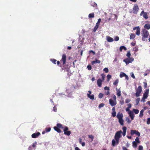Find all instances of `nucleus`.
Segmentation results:
<instances>
[{
  "mask_svg": "<svg viewBox=\"0 0 150 150\" xmlns=\"http://www.w3.org/2000/svg\"><path fill=\"white\" fill-rule=\"evenodd\" d=\"M60 128L64 129L63 131L64 132V134L66 135L67 136L70 135L71 133V132L70 131H68L69 129L68 127L67 126H65L63 127L62 125L60 123H57V126L54 127V130L56 131L58 133H61V130L60 129Z\"/></svg>",
  "mask_w": 150,
  "mask_h": 150,
  "instance_id": "1",
  "label": "nucleus"
},
{
  "mask_svg": "<svg viewBox=\"0 0 150 150\" xmlns=\"http://www.w3.org/2000/svg\"><path fill=\"white\" fill-rule=\"evenodd\" d=\"M122 133V131L121 130H120L119 131L117 132L115 136V139L116 141L117 144H118L119 143V140L121 136V133Z\"/></svg>",
  "mask_w": 150,
  "mask_h": 150,
  "instance_id": "2",
  "label": "nucleus"
},
{
  "mask_svg": "<svg viewBox=\"0 0 150 150\" xmlns=\"http://www.w3.org/2000/svg\"><path fill=\"white\" fill-rule=\"evenodd\" d=\"M142 40L144 41L145 40V38H147L149 35V33L148 31L146 30L145 29H143L142 30Z\"/></svg>",
  "mask_w": 150,
  "mask_h": 150,
  "instance_id": "3",
  "label": "nucleus"
},
{
  "mask_svg": "<svg viewBox=\"0 0 150 150\" xmlns=\"http://www.w3.org/2000/svg\"><path fill=\"white\" fill-rule=\"evenodd\" d=\"M136 96L138 97L140 96V94L142 91V88L141 86H138L137 88L136 89Z\"/></svg>",
  "mask_w": 150,
  "mask_h": 150,
  "instance_id": "4",
  "label": "nucleus"
},
{
  "mask_svg": "<svg viewBox=\"0 0 150 150\" xmlns=\"http://www.w3.org/2000/svg\"><path fill=\"white\" fill-rule=\"evenodd\" d=\"M134 60V58L132 57L127 58L124 59L123 62L127 64L129 63H131Z\"/></svg>",
  "mask_w": 150,
  "mask_h": 150,
  "instance_id": "5",
  "label": "nucleus"
},
{
  "mask_svg": "<svg viewBox=\"0 0 150 150\" xmlns=\"http://www.w3.org/2000/svg\"><path fill=\"white\" fill-rule=\"evenodd\" d=\"M139 10V7L137 4L134 5L133 8V12L134 14H137Z\"/></svg>",
  "mask_w": 150,
  "mask_h": 150,
  "instance_id": "6",
  "label": "nucleus"
},
{
  "mask_svg": "<svg viewBox=\"0 0 150 150\" xmlns=\"http://www.w3.org/2000/svg\"><path fill=\"white\" fill-rule=\"evenodd\" d=\"M67 57L65 54H62V58L60 60V62H62L63 64L64 65L66 63V61Z\"/></svg>",
  "mask_w": 150,
  "mask_h": 150,
  "instance_id": "7",
  "label": "nucleus"
},
{
  "mask_svg": "<svg viewBox=\"0 0 150 150\" xmlns=\"http://www.w3.org/2000/svg\"><path fill=\"white\" fill-rule=\"evenodd\" d=\"M130 133L131 135H133L134 134H135L138 137H139L140 135V133L136 130H131Z\"/></svg>",
  "mask_w": 150,
  "mask_h": 150,
  "instance_id": "8",
  "label": "nucleus"
},
{
  "mask_svg": "<svg viewBox=\"0 0 150 150\" xmlns=\"http://www.w3.org/2000/svg\"><path fill=\"white\" fill-rule=\"evenodd\" d=\"M109 102L110 104L112 106H115L117 104L116 100H113L111 99H109Z\"/></svg>",
  "mask_w": 150,
  "mask_h": 150,
  "instance_id": "9",
  "label": "nucleus"
},
{
  "mask_svg": "<svg viewBox=\"0 0 150 150\" xmlns=\"http://www.w3.org/2000/svg\"><path fill=\"white\" fill-rule=\"evenodd\" d=\"M133 30H136V34L137 35H139L140 34V28L139 26H137L133 28Z\"/></svg>",
  "mask_w": 150,
  "mask_h": 150,
  "instance_id": "10",
  "label": "nucleus"
},
{
  "mask_svg": "<svg viewBox=\"0 0 150 150\" xmlns=\"http://www.w3.org/2000/svg\"><path fill=\"white\" fill-rule=\"evenodd\" d=\"M143 15V17L146 19H147L148 18V16L147 15V13L146 12H145L144 11H142L140 14L141 16H142Z\"/></svg>",
  "mask_w": 150,
  "mask_h": 150,
  "instance_id": "11",
  "label": "nucleus"
},
{
  "mask_svg": "<svg viewBox=\"0 0 150 150\" xmlns=\"http://www.w3.org/2000/svg\"><path fill=\"white\" fill-rule=\"evenodd\" d=\"M149 93V89H148L146 90L143 95V97L144 98H146V99L148 97V95Z\"/></svg>",
  "mask_w": 150,
  "mask_h": 150,
  "instance_id": "12",
  "label": "nucleus"
},
{
  "mask_svg": "<svg viewBox=\"0 0 150 150\" xmlns=\"http://www.w3.org/2000/svg\"><path fill=\"white\" fill-rule=\"evenodd\" d=\"M116 116L117 118L119 120L123 118V115L122 113H121L120 112H119L117 113Z\"/></svg>",
  "mask_w": 150,
  "mask_h": 150,
  "instance_id": "13",
  "label": "nucleus"
},
{
  "mask_svg": "<svg viewBox=\"0 0 150 150\" xmlns=\"http://www.w3.org/2000/svg\"><path fill=\"white\" fill-rule=\"evenodd\" d=\"M40 134V132H38L36 133H33L32 135V137L34 138H36L38 137Z\"/></svg>",
  "mask_w": 150,
  "mask_h": 150,
  "instance_id": "14",
  "label": "nucleus"
},
{
  "mask_svg": "<svg viewBox=\"0 0 150 150\" xmlns=\"http://www.w3.org/2000/svg\"><path fill=\"white\" fill-rule=\"evenodd\" d=\"M103 81L101 79H99L97 81V85L99 87H101L102 86V82Z\"/></svg>",
  "mask_w": 150,
  "mask_h": 150,
  "instance_id": "15",
  "label": "nucleus"
},
{
  "mask_svg": "<svg viewBox=\"0 0 150 150\" xmlns=\"http://www.w3.org/2000/svg\"><path fill=\"white\" fill-rule=\"evenodd\" d=\"M106 39L107 41L109 42H112L113 41V39L109 36H106Z\"/></svg>",
  "mask_w": 150,
  "mask_h": 150,
  "instance_id": "16",
  "label": "nucleus"
},
{
  "mask_svg": "<svg viewBox=\"0 0 150 150\" xmlns=\"http://www.w3.org/2000/svg\"><path fill=\"white\" fill-rule=\"evenodd\" d=\"M128 114L129 115L132 120H133L134 118V116L133 112L132 111H130L129 112H128Z\"/></svg>",
  "mask_w": 150,
  "mask_h": 150,
  "instance_id": "17",
  "label": "nucleus"
},
{
  "mask_svg": "<svg viewBox=\"0 0 150 150\" xmlns=\"http://www.w3.org/2000/svg\"><path fill=\"white\" fill-rule=\"evenodd\" d=\"M122 129L123 130V132H122V135L123 136H125L126 135V133L127 130V127H126L124 126L122 127Z\"/></svg>",
  "mask_w": 150,
  "mask_h": 150,
  "instance_id": "18",
  "label": "nucleus"
},
{
  "mask_svg": "<svg viewBox=\"0 0 150 150\" xmlns=\"http://www.w3.org/2000/svg\"><path fill=\"white\" fill-rule=\"evenodd\" d=\"M91 5L94 7H95L96 8L97 7V4L94 2L91 1L90 2Z\"/></svg>",
  "mask_w": 150,
  "mask_h": 150,
  "instance_id": "19",
  "label": "nucleus"
},
{
  "mask_svg": "<svg viewBox=\"0 0 150 150\" xmlns=\"http://www.w3.org/2000/svg\"><path fill=\"white\" fill-rule=\"evenodd\" d=\"M116 90H117V94L118 97H119L121 96V91L120 89H117V88H116Z\"/></svg>",
  "mask_w": 150,
  "mask_h": 150,
  "instance_id": "20",
  "label": "nucleus"
},
{
  "mask_svg": "<svg viewBox=\"0 0 150 150\" xmlns=\"http://www.w3.org/2000/svg\"><path fill=\"white\" fill-rule=\"evenodd\" d=\"M144 28L147 30L149 29H150V24H145L144 26Z\"/></svg>",
  "mask_w": 150,
  "mask_h": 150,
  "instance_id": "21",
  "label": "nucleus"
},
{
  "mask_svg": "<svg viewBox=\"0 0 150 150\" xmlns=\"http://www.w3.org/2000/svg\"><path fill=\"white\" fill-rule=\"evenodd\" d=\"M118 121L119 123L121 125H124V120L123 119H121L118 120Z\"/></svg>",
  "mask_w": 150,
  "mask_h": 150,
  "instance_id": "22",
  "label": "nucleus"
},
{
  "mask_svg": "<svg viewBox=\"0 0 150 150\" xmlns=\"http://www.w3.org/2000/svg\"><path fill=\"white\" fill-rule=\"evenodd\" d=\"M135 37V35L134 33H131L130 36V39H134Z\"/></svg>",
  "mask_w": 150,
  "mask_h": 150,
  "instance_id": "23",
  "label": "nucleus"
},
{
  "mask_svg": "<svg viewBox=\"0 0 150 150\" xmlns=\"http://www.w3.org/2000/svg\"><path fill=\"white\" fill-rule=\"evenodd\" d=\"M87 96L91 99L93 100L94 99V97L93 95H91L90 94H87Z\"/></svg>",
  "mask_w": 150,
  "mask_h": 150,
  "instance_id": "24",
  "label": "nucleus"
},
{
  "mask_svg": "<svg viewBox=\"0 0 150 150\" xmlns=\"http://www.w3.org/2000/svg\"><path fill=\"white\" fill-rule=\"evenodd\" d=\"M137 142L135 141L132 142V146L134 148H136L137 146Z\"/></svg>",
  "mask_w": 150,
  "mask_h": 150,
  "instance_id": "25",
  "label": "nucleus"
},
{
  "mask_svg": "<svg viewBox=\"0 0 150 150\" xmlns=\"http://www.w3.org/2000/svg\"><path fill=\"white\" fill-rule=\"evenodd\" d=\"M144 111V110L143 109H142L141 110L140 113V114L139 116V117H142V116L143 115V112Z\"/></svg>",
  "mask_w": 150,
  "mask_h": 150,
  "instance_id": "26",
  "label": "nucleus"
},
{
  "mask_svg": "<svg viewBox=\"0 0 150 150\" xmlns=\"http://www.w3.org/2000/svg\"><path fill=\"white\" fill-rule=\"evenodd\" d=\"M117 144L116 140H115L114 139H112V145L113 146H114L116 145Z\"/></svg>",
  "mask_w": 150,
  "mask_h": 150,
  "instance_id": "27",
  "label": "nucleus"
},
{
  "mask_svg": "<svg viewBox=\"0 0 150 150\" xmlns=\"http://www.w3.org/2000/svg\"><path fill=\"white\" fill-rule=\"evenodd\" d=\"M124 49L125 50H126L127 49L125 46H121L120 48V51H122V50Z\"/></svg>",
  "mask_w": 150,
  "mask_h": 150,
  "instance_id": "28",
  "label": "nucleus"
},
{
  "mask_svg": "<svg viewBox=\"0 0 150 150\" xmlns=\"http://www.w3.org/2000/svg\"><path fill=\"white\" fill-rule=\"evenodd\" d=\"M94 13H90L88 15V17L89 18H94Z\"/></svg>",
  "mask_w": 150,
  "mask_h": 150,
  "instance_id": "29",
  "label": "nucleus"
},
{
  "mask_svg": "<svg viewBox=\"0 0 150 150\" xmlns=\"http://www.w3.org/2000/svg\"><path fill=\"white\" fill-rule=\"evenodd\" d=\"M126 75V74L125 73L121 72L120 74V77L122 78L123 77L125 76Z\"/></svg>",
  "mask_w": 150,
  "mask_h": 150,
  "instance_id": "30",
  "label": "nucleus"
},
{
  "mask_svg": "<svg viewBox=\"0 0 150 150\" xmlns=\"http://www.w3.org/2000/svg\"><path fill=\"white\" fill-rule=\"evenodd\" d=\"M140 100V98H137L135 100V102L136 103V105L138 104Z\"/></svg>",
  "mask_w": 150,
  "mask_h": 150,
  "instance_id": "31",
  "label": "nucleus"
},
{
  "mask_svg": "<svg viewBox=\"0 0 150 150\" xmlns=\"http://www.w3.org/2000/svg\"><path fill=\"white\" fill-rule=\"evenodd\" d=\"M119 81L118 79H116L115 81L113 82V85H116V86H117V84L118 83Z\"/></svg>",
  "mask_w": 150,
  "mask_h": 150,
  "instance_id": "32",
  "label": "nucleus"
},
{
  "mask_svg": "<svg viewBox=\"0 0 150 150\" xmlns=\"http://www.w3.org/2000/svg\"><path fill=\"white\" fill-rule=\"evenodd\" d=\"M50 61L54 64H56V62L57 61L56 59H51Z\"/></svg>",
  "mask_w": 150,
  "mask_h": 150,
  "instance_id": "33",
  "label": "nucleus"
},
{
  "mask_svg": "<svg viewBox=\"0 0 150 150\" xmlns=\"http://www.w3.org/2000/svg\"><path fill=\"white\" fill-rule=\"evenodd\" d=\"M99 26V25H98L97 24L96 25L93 30L94 32H95L96 30L98 28Z\"/></svg>",
  "mask_w": 150,
  "mask_h": 150,
  "instance_id": "34",
  "label": "nucleus"
},
{
  "mask_svg": "<svg viewBox=\"0 0 150 150\" xmlns=\"http://www.w3.org/2000/svg\"><path fill=\"white\" fill-rule=\"evenodd\" d=\"M133 110L134 111V113L135 114H137L139 112V110L138 109H133Z\"/></svg>",
  "mask_w": 150,
  "mask_h": 150,
  "instance_id": "35",
  "label": "nucleus"
},
{
  "mask_svg": "<svg viewBox=\"0 0 150 150\" xmlns=\"http://www.w3.org/2000/svg\"><path fill=\"white\" fill-rule=\"evenodd\" d=\"M88 138H90L91 139V142L93 141L94 139V137L92 135H88Z\"/></svg>",
  "mask_w": 150,
  "mask_h": 150,
  "instance_id": "36",
  "label": "nucleus"
},
{
  "mask_svg": "<svg viewBox=\"0 0 150 150\" xmlns=\"http://www.w3.org/2000/svg\"><path fill=\"white\" fill-rule=\"evenodd\" d=\"M105 105V104L103 103H101L98 106V108H101L103 107Z\"/></svg>",
  "mask_w": 150,
  "mask_h": 150,
  "instance_id": "37",
  "label": "nucleus"
},
{
  "mask_svg": "<svg viewBox=\"0 0 150 150\" xmlns=\"http://www.w3.org/2000/svg\"><path fill=\"white\" fill-rule=\"evenodd\" d=\"M101 76L102 77V79H101L102 81H104L105 78V75H104V74H102L101 75Z\"/></svg>",
  "mask_w": 150,
  "mask_h": 150,
  "instance_id": "38",
  "label": "nucleus"
},
{
  "mask_svg": "<svg viewBox=\"0 0 150 150\" xmlns=\"http://www.w3.org/2000/svg\"><path fill=\"white\" fill-rule=\"evenodd\" d=\"M51 130V128L50 127L46 128L45 129V130L46 132H49Z\"/></svg>",
  "mask_w": 150,
  "mask_h": 150,
  "instance_id": "39",
  "label": "nucleus"
},
{
  "mask_svg": "<svg viewBox=\"0 0 150 150\" xmlns=\"http://www.w3.org/2000/svg\"><path fill=\"white\" fill-rule=\"evenodd\" d=\"M103 94L101 93H100L98 95V98H101L103 97Z\"/></svg>",
  "mask_w": 150,
  "mask_h": 150,
  "instance_id": "40",
  "label": "nucleus"
},
{
  "mask_svg": "<svg viewBox=\"0 0 150 150\" xmlns=\"http://www.w3.org/2000/svg\"><path fill=\"white\" fill-rule=\"evenodd\" d=\"M116 112L115 111L112 112V116L113 117H115L116 116Z\"/></svg>",
  "mask_w": 150,
  "mask_h": 150,
  "instance_id": "41",
  "label": "nucleus"
},
{
  "mask_svg": "<svg viewBox=\"0 0 150 150\" xmlns=\"http://www.w3.org/2000/svg\"><path fill=\"white\" fill-rule=\"evenodd\" d=\"M135 141L136 142H137V143H140V141L139 140V138L138 137H137L135 139Z\"/></svg>",
  "mask_w": 150,
  "mask_h": 150,
  "instance_id": "42",
  "label": "nucleus"
},
{
  "mask_svg": "<svg viewBox=\"0 0 150 150\" xmlns=\"http://www.w3.org/2000/svg\"><path fill=\"white\" fill-rule=\"evenodd\" d=\"M126 120L127 121V122L129 123H130L131 122V121L129 119L128 117H127L126 119Z\"/></svg>",
  "mask_w": 150,
  "mask_h": 150,
  "instance_id": "43",
  "label": "nucleus"
},
{
  "mask_svg": "<svg viewBox=\"0 0 150 150\" xmlns=\"http://www.w3.org/2000/svg\"><path fill=\"white\" fill-rule=\"evenodd\" d=\"M138 46H136L134 48V50L135 52H137L138 51Z\"/></svg>",
  "mask_w": 150,
  "mask_h": 150,
  "instance_id": "44",
  "label": "nucleus"
},
{
  "mask_svg": "<svg viewBox=\"0 0 150 150\" xmlns=\"http://www.w3.org/2000/svg\"><path fill=\"white\" fill-rule=\"evenodd\" d=\"M126 56L129 58H130V57L131 56V54L130 51L127 52L126 54Z\"/></svg>",
  "mask_w": 150,
  "mask_h": 150,
  "instance_id": "45",
  "label": "nucleus"
},
{
  "mask_svg": "<svg viewBox=\"0 0 150 150\" xmlns=\"http://www.w3.org/2000/svg\"><path fill=\"white\" fill-rule=\"evenodd\" d=\"M101 21V18H99L98 20V22L96 23V24L99 25H100V22Z\"/></svg>",
  "mask_w": 150,
  "mask_h": 150,
  "instance_id": "46",
  "label": "nucleus"
},
{
  "mask_svg": "<svg viewBox=\"0 0 150 150\" xmlns=\"http://www.w3.org/2000/svg\"><path fill=\"white\" fill-rule=\"evenodd\" d=\"M103 71L106 73H107L108 72V68H106L103 69Z\"/></svg>",
  "mask_w": 150,
  "mask_h": 150,
  "instance_id": "47",
  "label": "nucleus"
},
{
  "mask_svg": "<svg viewBox=\"0 0 150 150\" xmlns=\"http://www.w3.org/2000/svg\"><path fill=\"white\" fill-rule=\"evenodd\" d=\"M119 37H118L117 36H116L114 38V40L115 41H117L119 40Z\"/></svg>",
  "mask_w": 150,
  "mask_h": 150,
  "instance_id": "48",
  "label": "nucleus"
},
{
  "mask_svg": "<svg viewBox=\"0 0 150 150\" xmlns=\"http://www.w3.org/2000/svg\"><path fill=\"white\" fill-rule=\"evenodd\" d=\"M87 68H88V69L89 70H90L92 69V67L91 65H88L87 66Z\"/></svg>",
  "mask_w": 150,
  "mask_h": 150,
  "instance_id": "49",
  "label": "nucleus"
},
{
  "mask_svg": "<svg viewBox=\"0 0 150 150\" xmlns=\"http://www.w3.org/2000/svg\"><path fill=\"white\" fill-rule=\"evenodd\" d=\"M111 77V76L110 74H108L107 75V78L108 80H109Z\"/></svg>",
  "mask_w": 150,
  "mask_h": 150,
  "instance_id": "50",
  "label": "nucleus"
},
{
  "mask_svg": "<svg viewBox=\"0 0 150 150\" xmlns=\"http://www.w3.org/2000/svg\"><path fill=\"white\" fill-rule=\"evenodd\" d=\"M147 124L148 125L150 124V118H149L147 119Z\"/></svg>",
  "mask_w": 150,
  "mask_h": 150,
  "instance_id": "51",
  "label": "nucleus"
},
{
  "mask_svg": "<svg viewBox=\"0 0 150 150\" xmlns=\"http://www.w3.org/2000/svg\"><path fill=\"white\" fill-rule=\"evenodd\" d=\"M143 149V147L142 146L140 145L139 146L138 148V150H142Z\"/></svg>",
  "mask_w": 150,
  "mask_h": 150,
  "instance_id": "52",
  "label": "nucleus"
},
{
  "mask_svg": "<svg viewBox=\"0 0 150 150\" xmlns=\"http://www.w3.org/2000/svg\"><path fill=\"white\" fill-rule=\"evenodd\" d=\"M130 101V100L129 99H127L125 100V103H129Z\"/></svg>",
  "mask_w": 150,
  "mask_h": 150,
  "instance_id": "53",
  "label": "nucleus"
},
{
  "mask_svg": "<svg viewBox=\"0 0 150 150\" xmlns=\"http://www.w3.org/2000/svg\"><path fill=\"white\" fill-rule=\"evenodd\" d=\"M105 95H108L110 94V92L108 91H105Z\"/></svg>",
  "mask_w": 150,
  "mask_h": 150,
  "instance_id": "54",
  "label": "nucleus"
},
{
  "mask_svg": "<svg viewBox=\"0 0 150 150\" xmlns=\"http://www.w3.org/2000/svg\"><path fill=\"white\" fill-rule=\"evenodd\" d=\"M36 144L37 142H35L34 143H33L32 145V146L33 147H35L36 146Z\"/></svg>",
  "mask_w": 150,
  "mask_h": 150,
  "instance_id": "55",
  "label": "nucleus"
},
{
  "mask_svg": "<svg viewBox=\"0 0 150 150\" xmlns=\"http://www.w3.org/2000/svg\"><path fill=\"white\" fill-rule=\"evenodd\" d=\"M96 63H100V60L97 59H96Z\"/></svg>",
  "mask_w": 150,
  "mask_h": 150,
  "instance_id": "56",
  "label": "nucleus"
},
{
  "mask_svg": "<svg viewBox=\"0 0 150 150\" xmlns=\"http://www.w3.org/2000/svg\"><path fill=\"white\" fill-rule=\"evenodd\" d=\"M144 88H146L147 87V83L146 82H144Z\"/></svg>",
  "mask_w": 150,
  "mask_h": 150,
  "instance_id": "57",
  "label": "nucleus"
},
{
  "mask_svg": "<svg viewBox=\"0 0 150 150\" xmlns=\"http://www.w3.org/2000/svg\"><path fill=\"white\" fill-rule=\"evenodd\" d=\"M53 110L55 111V112H56L57 111V108L56 107L54 106V107H53Z\"/></svg>",
  "mask_w": 150,
  "mask_h": 150,
  "instance_id": "58",
  "label": "nucleus"
},
{
  "mask_svg": "<svg viewBox=\"0 0 150 150\" xmlns=\"http://www.w3.org/2000/svg\"><path fill=\"white\" fill-rule=\"evenodd\" d=\"M129 109L130 108H128V107H127V108H126V111H127V112H129L130 111H131V110H129Z\"/></svg>",
  "mask_w": 150,
  "mask_h": 150,
  "instance_id": "59",
  "label": "nucleus"
},
{
  "mask_svg": "<svg viewBox=\"0 0 150 150\" xmlns=\"http://www.w3.org/2000/svg\"><path fill=\"white\" fill-rule=\"evenodd\" d=\"M104 89L109 91V88L107 86H105L104 87Z\"/></svg>",
  "mask_w": 150,
  "mask_h": 150,
  "instance_id": "60",
  "label": "nucleus"
},
{
  "mask_svg": "<svg viewBox=\"0 0 150 150\" xmlns=\"http://www.w3.org/2000/svg\"><path fill=\"white\" fill-rule=\"evenodd\" d=\"M146 99V98H144V97H142V99L141 100V101L143 102L145 101V99Z\"/></svg>",
  "mask_w": 150,
  "mask_h": 150,
  "instance_id": "61",
  "label": "nucleus"
},
{
  "mask_svg": "<svg viewBox=\"0 0 150 150\" xmlns=\"http://www.w3.org/2000/svg\"><path fill=\"white\" fill-rule=\"evenodd\" d=\"M113 100H116V97L115 95H114L113 96Z\"/></svg>",
  "mask_w": 150,
  "mask_h": 150,
  "instance_id": "62",
  "label": "nucleus"
},
{
  "mask_svg": "<svg viewBox=\"0 0 150 150\" xmlns=\"http://www.w3.org/2000/svg\"><path fill=\"white\" fill-rule=\"evenodd\" d=\"M131 77L133 78V79L135 78V76L133 73H132V74L131 75Z\"/></svg>",
  "mask_w": 150,
  "mask_h": 150,
  "instance_id": "63",
  "label": "nucleus"
},
{
  "mask_svg": "<svg viewBox=\"0 0 150 150\" xmlns=\"http://www.w3.org/2000/svg\"><path fill=\"white\" fill-rule=\"evenodd\" d=\"M128 108H130L132 106V104H131V103H129V104H128Z\"/></svg>",
  "mask_w": 150,
  "mask_h": 150,
  "instance_id": "64",
  "label": "nucleus"
}]
</instances>
